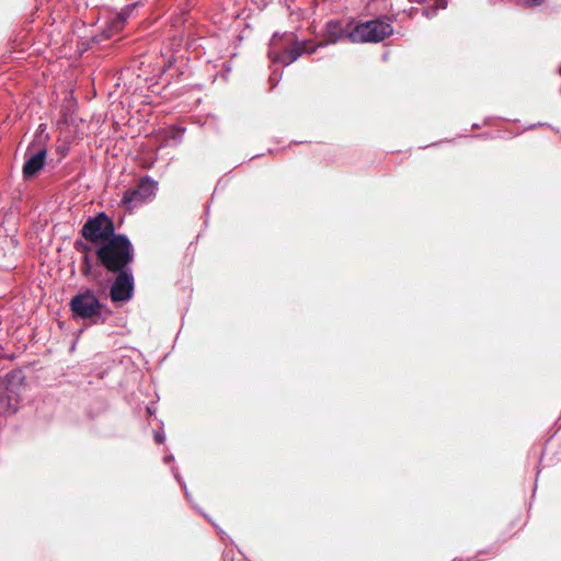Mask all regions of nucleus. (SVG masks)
Returning <instances> with one entry per match:
<instances>
[{"label": "nucleus", "instance_id": "15", "mask_svg": "<svg viewBox=\"0 0 561 561\" xmlns=\"http://www.w3.org/2000/svg\"><path fill=\"white\" fill-rule=\"evenodd\" d=\"M448 5L447 0H435L433 7L436 8V10H443L446 9Z\"/></svg>", "mask_w": 561, "mask_h": 561}, {"label": "nucleus", "instance_id": "7", "mask_svg": "<svg viewBox=\"0 0 561 561\" xmlns=\"http://www.w3.org/2000/svg\"><path fill=\"white\" fill-rule=\"evenodd\" d=\"M116 274L111 287L110 298L115 305H123L128 302L134 296L135 279L133 270L114 272Z\"/></svg>", "mask_w": 561, "mask_h": 561}, {"label": "nucleus", "instance_id": "1", "mask_svg": "<svg viewBox=\"0 0 561 561\" xmlns=\"http://www.w3.org/2000/svg\"><path fill=\"white\" fill-rule=\"evenodd\" d=\"M98 264L108 273L131 270L134 245L127 236L117 233L95 248Z\"/></svg>", "mask_w": 561, "mask_h": 561}, {"label": "nucleus", "instance_id": "12", "mask_svg": "<svg viewBox=\"0 0 561 561\" xmlns=\"http://www.w3.org/2000/svg\"><path fill=\"white\" fill-rule=\"evenodd\" d=\"M172 473L176 481L180 483V485L184 489L185 497L187 501H191V494L187 490L186 483L183 481L182 477L180 476L178 469L175 467H172Z\"/></svg>", "mask_w": 561, "mask_h": 561}, {"label": "nucleus", "instance_id": "9", "mask_svg": "<svg viewBox=\"0 0 561 561\" xmlns=\"http://www.w3.org/2000/svg\"><path fill=\"white\" fill-rule=\"evenodd\" d=\"M344 36L341 22L331 20L327 23L324 41L319 43V46H327L329 44L337 43Z\"/></svg>", "mask_w": 561, "mask_h": 561}, {"label": "nucleus", "instance_id": "20", "mask_svg": "<svg viewBox=\"0 0 561 561\" xmlns=\"http://www.w3.org/2000/svg\"><path fill=\"white\" fill-rule=\"evenodd\" d=\"M7 412H9V413H15V412H16V408H15V407H12V408H11V405H9V407H8V409H7V410H4V413H7Z\"/></svg>", "mask_w": 561, "mask_h": 561}, {"label": "nucleus", "instance_id": "6", "mask_svg": "<svg viewBox=\"0 0 561 561\" xmlns=\"http://www.w3.org/2000/svg\"><path fill=\"white\" fill-rule=\"evenodd\" d=\"M158 191V182L146 175L140 179L138 185L124 192L122 204L134 208L140 204L151 202Z\"/></svg>", "mask_w": 561, "mask_h": 561}, {"label": "nucleus", "instance_id": "3", "mask_svg": "<svg viewBox=\"0 0 561 561\" xmlns=\"http://www.w3.org/2000/svg\"><path fill=\"white\" fill-rule=\"evenodd\" d=\"M304 54V46L293 33H274L268 49L273 62L288 66Z\"/></svg>", "mask_w": 561, "mask_h": 561}, {"label": "nucleus", "instance_id": "2", "mask_svg": "<svg viewBox=\"0 0 561 561\" xmlns=\"http://www.w3.org/2000/svg\"><path fill=\"white\" fill-rule=\"evenodd\" d=\"M75 320L88 321L90 324H104L112 316V310L101 302L91 288H83L69 301Z\"/></svg>", "mask_w": 561, "mask_h": 561}, {"label": "nucleus", "instance_id": "19", "mask_svg": "<svg viewBox=\"0 0 561 561\" xmlns=\"http://www.w3.org/2000/svg\"><path fill=\"white\" fill-rule=\"evenodd\" d=\"M174 460V456L172 454L165 455L163 461L165 463L172 462Z\"/></svg>", "mask_w": 561, "mask_h": 561}, {"label": "nucleus", "instance_id": "10", "mask_svg": "<svg viewBox=\"0 0 561 561\" xmlns=\"http://www.w3.org/2000/svg\"><path fill=\"white\" fill-rule=\"evenodd\" d=\"M93 264L90 254L82 256L81 271L84 276H90L92 273Z\"/></svg>", "mask_w": 561, "mask_h": 561}, {"label": "nucleus", "instance_id": "8", "mask_svg": "<svg viewBox=\"0 0 561 561\" xmlns=\"http://www.w3.org/2000/svg\"><path fill=\"white\" fill-rule=\"evenodd\" d=\"M28 147L25 153L26 160L22 168L23 179L28 181L37 176L39 171L45 167L47 150L45 147L38 149L34 153H30Z\"/></svg>", "mask_w": 561, "mask_h": 561}, {"label": "nucleus", "instance_id": "4", "mask_svg": "<svg viewBox=\"0 0 561 561\" xmlns=\"http://www.w3.org/2000/svg\"><path fill=\"white\" fill-rule=\"evenodd\" d=\"M392 33L393 28L389 22L377 19L356 25L347 37L352 43H378Z\"/></svg>", "mask_w": 561, "mask_h": 561}, {"label": "nucleus", "instance_id": "5", "mask_svg": "<svg viewBox=\"0 0 561 561\" xmlns=\"http://www.w3.org/2000/svg\"><path fill=\"white\" fill-rule=\"evenodd\" d=\"M81 234L85 241L98 247L101 242L113 238L117 233H115L113 220L104 211H101L87 219L81 228Z\"/></svg>", "mask_w": 561, "mask_h": 561}, {"label": "nucleus", "instance_id": "13", "mask_svg": "<svg viewBox=\"0 0 561 561\" xmlns=\"http://www.w3.org/2000/svg\"><path fill=\"white\" fill-rule=\"evenodd\" d=\"M300 44L304 46V53L308 55L316 53V50L320 47L319 44L314 46L309 41H301Z\"/></svg>", "mask_w": 561, "mask_h": 561}, {"label": "nucleus", "instance_id": "14", "mask_svg": "<svg viewBox=\"0 0 561 561\" xmlns=\"http://www.w3.org/2000/svg\"><path fill=\"white\" fill-rule=\"evenodd\" d=\"M437 12L438 11L433 5L426 7L422 10V14L428 19L434 18Z\"/></svg>", "mask_w": 561, "mask_h": 561}, {"label": "nucleus", "instance_id": "11", "mask_svg": "<svg viewBox=\"0 0 561 561\" xmlns=\"http://www.w3.org/2000/svg\"><path fill=\"white\" fill-rule=\"evenodd\" d=\"M73 248L76 251L82 253L83 255L90 254V252L92 251V247L88 242L80 239L75 241Z\"/></svg>", "mask_w": 561, "mask_h": 561}, {"label": "nucleus", "instance_id": "16", "mask_svg": "<svg viewBox=\"0 0 561 561\" xmlns=\"http://www.w3.org/2000/svg\"><path fill=\"white\" fill-rule=\"evenodd\" d=\"M279 78H280V75H277L276 71H274L272 73V76L270 77V82L272 83V88H274L277 84Z\"/></svg>", "mask_w": 561, "mask_h": 561}, {"label": "nucleus", "instance_id": "18", "mask_svg": "<svg viewBox=\"0 0 561 561\" xmlns=\"http://www.w3.org/2000/svg\"><path fill=\"white\" fill-rule=\"evenodd\" d=\"M542 0H527L526 4L529 7L539 5Z\"/></svg>", "mask_w": 561, "mask_h": 561}, {"label": "nucleus", "instance_id": "17", "mask_svg": "<svg viewBox=\"0 0 561 561\" xmlns=\"http://www.w3.org/2000/svg\"><path fill=\"white\" fill-rule=\"evenodd\" d=\"M164 439H165V436L162 432H157L154 434V440L157 444H162L164 442Z\"/></svg>", "mask_w": 561, "mask_h": 561}]
</instances>
